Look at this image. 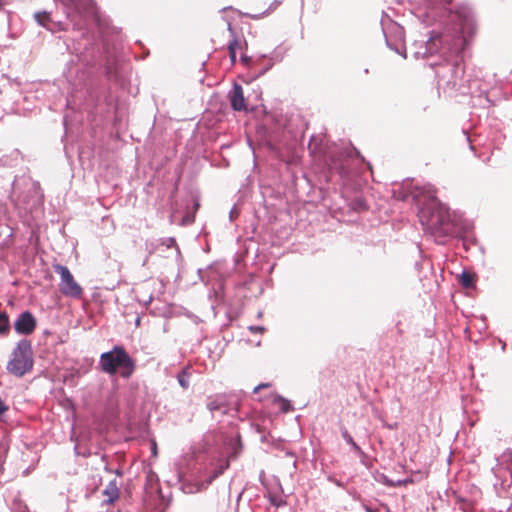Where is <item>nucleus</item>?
<instances>
[{
    "label": "nucleus",
    "mask_w": 512,
    "mask_h": 512,
    "mask_svg": "<svg viewBox=\"0 0 512 512\" xmlns=\"http://www.w3.org/2000/svg\"><path fill=\"white\" fill-rule=\"evenodd\" d=\"M451 0H414L413 15L426 27H433L426 40H415L410 51L415 59L428 62L432 68L442 67L450 72V77L436 71L439 84L457 88L464 74L461 54L468 39L476 30L473 10L463 4L455 10H448Z\"/></svg>",
    "instance_id": "f257e3e1"
},
{
    "label": "nucleus",
    "mask_w": 512,
    "mask_h": 512,
    "mask_svg": "<svg viewBox=\"0 0 512 512\" xmlns=\"http://www.w3.org/2000/svg\"><path fill=\"white\" fill-rule=\"evenodd\" d=\"M418 218L423 230L433 236L436 242L442 243L453 231L449 209L433 196H429L428 201L421 206Z\"/></svg>",
    "instance_id": "f03ea898"
},
{
    "label": "nucleus",
    "mask_w": 512,
    "mask_h": 512,
    "mask_svg": "<svg viewBox=\"0 0 512 512\" xmlns=\"http://www.w3.org/2000/svg\"><path fill=\"white\" fill-rule=\"evenodd\" d=\"M102 371L114 375L118 370L120 375L128 379L135 370V362L122 346H114L111 351L104 352L100 356Z\"/></svg>",
    "instance_id": "7ed1b4c3"
},
{
    "label": "nucleus",
    "mask_w": 512,
    "mask_h": 512,
    "mask_svg": "<svg viewBox=\"0 0 512 512\" xmlns=\"http://www.w3.org/2000/svg\"><path fill=\"white\" fill-rule=\"evenodd\" d=\"M33 367L32 346L27 339L20 340L12 352V358L7 364L9 373L22 377Z\"/></svg>",
    "instance_id": "20e7f679"
},
{
    "label": "nucleus",
    "mask_w": 512,
    "mask_h": 512,
    "mask_svg": "<svg viewBox=\"0 0 512 512\" xmlns=\"http://www.w3.org/2000/svg\"><path fill=\"white\" fill-rule=\"evenodd\" d=\"M53 268L54 271L60 275V292L66 297L80 299L83 295V288L75 280L68 267L61 264H54Z\"/></svg>",
    "instance_id": "39448f33"
},
{
    "label": "nucleus",
    "mask_w": 512,
    "mask_h": 512,
    "mask_svg": "<svg viewBox=\"0 0 512 512\" xmlns=\"http://www.w3.org/2000/svg\"><path fill=\"white\" fill-rule=\"evenodd\" d=\"M382 29L385 36L386 45L397 54H400L406 58L403 27L397 23L390 22L388 28L383 26Z\"/></svg>",
    "instance_id": "423d86ee"
},
{
    "label": "nucleus",
    "mask_w": 512,
    "mask_h": 512,
    "mask_svg": "<svg viewBox=\"0 0 512 512\" xmlns=\"http://www.w3.org/2000/svg\"><path fill=\"white\" fill-rule=\"evenodd\" d=\"M228 467V463L226 462L224 465L216 468L212 474H210L205 481L195 480L190 481L184 479L181 475H179V482L181 483V489L184 493L193 494L205 489L208 485H210L214 479H216L219 475L223 473V471Z\"/></svg>",
    "instance_id": "0eeeda50"
},
{
    "label": "nucleus",
    "mask_w": 512,
    "mask_h": 512,
    "mask_svg": "<svg viewBox=\"0 0 512 512\" xmlns=\"http://www.w3.org/2000/svg\"><path fill=\"white\" fill-rule=\"evenodd\" d=\"M76 58V62L74 59H71L67 63L66 70L64 71L66 79L73 85H77V83H81L85 79L83 68L86 67V60L79 54H76Z\"/></svg>",
    "instance_id": "6e6552de"
},
{
    "label": "nucleus",
    "mask_w": 512,
    "mask_h": 512,
    "mask_svg": "<svg viewBox=\"0 0 512 512\" xmlns=\"http://www.w3.org/2000/svg\"><path fill=\"white\" fill-rule=\"evenodd\" d=\"M37 322L29 311L21 312L14 321V329L19 335H30L34 332Z\"/></svg>",
    "instance_id": "1a4fd4ad"
},
{
    "label": "nucleus",
    "mask_w": 512,
    "mask_h": 512,
    "mask_svg": "<svg viewBox=\"0 0 512 512\" xmlns=\"http://www.w3.org/2000/svg\"><path fill=\"white\" fill-rule=\"evenodd\" d=\"M492 471L498 479L504 478L506 474L512 478V449H506L497 458V464Z\"/></svg>",
    "instance_id": "9d476101"
},
{
    "label": "nucleus",
    "mask_w": 512,
    "mask_h": 512,
    "mask_svg": "<svg viewBox=\"0 0 512 512\" xmlns=\"http://www.w3.org/2000/svg\"><path fill=\"white\" fill-rule=\"evenodd\" d=\"M229 99L233 110L242 111L246 109L243 88L240 84L234 83L229 93Z\"/></svg>",
    "instance_id": "9b49d317"
},
{
    "label": "nucleus",
    "mask_w": 512,
    "mask_h": 512,
    "mask_svg": "<svg viewBox=\"0 0 512 512\" xmlns=\"http://www.w3.org/2000/svg\"><path fill=\"white\" fill-rule=\"evenodd\" d=\"M103 494L107 497L104 501L106 504H112L119 497V488L117 486L116 480L110 481L105 489L103 490Z\"/></svg>",
    "instance_id": "f8f14e48"
},
{
    "label": "nucleus",
    "mask_w": 512,
    "mask_h": 512,
    "mask_svg": "<svg viewBox=\"0 0 512 512\" xmlns=\"http://www.w3.org/2000/svg\"><path fill=\"white\" fill-rule=\"evenodd\" d=\"M394 197L401 201H408L409 198L416 199L418 194L415 192L406 191L404 187L393 191Z\"/></svg>",
    "instance_id": "ddd939ff"
},
{
    "label": "nucleus",
    "mask_w": 512,
    "mask_h": 512,
    "mask_svg": "<svg viewBox=\"0 0 512 512\" xmlns=\"http://www.w3.org/2000/svg\"><path fill=\"white\" fill-rule=\"evenodd\" d=\"M177 381L179 383V385L183 388V389H188L189 388V385H190V381H189V378H190V374L188 372V368H183L181 369L177 376Z\"/></svg>",
    "instance_id": "4468645a"
},
{
    "label": "nucleus",
    "mask_w": 512,
    "mask_h": 512,
    "mask_svg": "<svg viewBox=\"0 0 512 512\" xmlns=\"http://www.w3.org/2000/svg\"><path fill=\"white\" fill-rule=\"evenodd\" d=\"M207 408L212 413H214L216 411H220L221 413L226 412V406H225L224 402L221 400H218V399L210 400L207 403Z\"/></svg>",
    "instance_id": "2eb2a0df"
},
{
    "label": "nucleus",
    "mask_w": 512,
    "mask_h": 512,
    "mask_svg": "<svg viewBox=\"0 0 512 512\" xmlns=\"http://www.w3.org/2000/svg\"><path fill=\"white\" fill-rule=\"evenodd\" d=\"M35 21L42 27H45L50 30L48 27V23L50 21V14L46 11L36 12L34 14Z\"/></svg>",
    "instance_id": "dca6fc26"
},
{
    "label": "nucleus",
    "mask_w": 512,
    "mask_h": 512,
    "mask_svg": "<svg viewBox=\"0 0 512 512\" xmlns=\"http://www.w3.org/2000/svg\"><path fill=\"white\" fill-rule=\"evenodd\" d=\"M460 283L465 288H471L474 284V277L471 273L463 271L460 275Z\"/></svg>",
    "instance_id": "f3484780"
},
{
    "label": "nucleus",
    "mask_w": 512,
    "mask_h": 512,
    "mask_svg": "<svg viewBox=\"0 0 512 512\" xmlns=\"http://www.w3.org/2000/svg\"><path fill=\"white\" fill-rule=\"evenodd\" d=\"M275 401L280 403V409L282 412L287 413V412L293 410V406L288 399H286L282 396H277Z\"/></svg>",
    "instance_id": "a211bd4d"
},
{
    "label": "nucleus",
    "mask_w": 512,
    "mask_h": 512,
    "mask_svg": "<svg viewBox=\"0 0 512 512\" xmlns=\"http://www.w3.org/2000/svg\"><path fill=\"white\" fill-rule=\"evenodd\" d=\"M9 318L6 313H0V335H4L9 331Z\"/></svg>",
    "instance_id": "6ab92c4d"
},
{
    "label": "nucleus",
    "mask_w": 512,
    "mask_h": 512,
    "mask_svg": "<svg viewBox=\"0 0 512 512\" xmlns=\"http://www.w3.org/2000/svg\"><path fill=\"white\" fill-rule=\"evenodd\" d=\"M238 46V41L234 38L228 44L229 56L232 64L236 62V48Z\"/></svg>",
    "instance_id": "aec40b11"
},
{
    "label": "nucleus",
    "mask_w": 512,
    "mask_h": 512,
    "mask_svg": "<svg viewBox=\"0 0 512 512\" xmlns=\"http://www.w3.org/2000/svg\"><path fill=\"white\" fill-rule=\"evenodd\" d=\"M280 4H281V1H279V0H274V1L270 4L269 8H268L266 11H264L263 13L258 14V15H252V16H251V18H253V19H260L262 16L267 15V14H269L271 11L275 10V9H276Z\"/></svg>",
    "instance_id": "412c9836"
},
{
    "label": "nucleus",
    "mask_w": 512,
    "mask_h": 512,
    "mask_svg": "<svg viewBox=\"0 0 512 512\" xmlns=\"http://www.w3.org/2000/svg\"><path fill=\"white\" fill-rule=\"evenodd\" d=\"M341 436L345 440L347 444H350L353 441L352 436L349 434L346 428H341Z\"/></svg>",
    "instance_id": "4be33fe9"
},
{
    "label": "nucleus",
    "mask_w": 512,
    "mask_h": 512,
    "mask_svg": "<svg viewBox=\"0 0 512 512\" xmlns=\"http://www.w3.org/2000/svg\"><path fill=\"white\" fill-rule=\"evenodd\" d=\"M349 445L351 446L353 451L356 452L358 455H363L364 454L362 449L359 447V445L354 440Z\"/></svg>",
    "instance_id": "5701e85b"
},
{
    "label": "nucleus",
    "mask_w": 512,
    "mask_h": 512,
    "mask_svg": "<svg viewBox=\"0 0 512 512\" xmlns=\"http://www.w3.org/2000/svg\"><path fill=\"white\" fill-rule=\"evenodd\" d=\"M349 445L351 446L353 451L356 452L358 455H363L364 454L362 449L359 447V445L354 440Z\"/></svg>",
    "instance_id": "b1692460"
},
{
    "label": "nucleus",
    "mask_w": 512,
    "mask_h": 512,
    "mask_svg": "<svg viewBox=\"0 0 512 512\" xmlns=\"http://www.w3.org/2000/svg\"><path fill=\"white\" fill-rule=\"evenodd\" d=\"M249 330L254 333H263L265 328L263 326H249Z\"/></svg>",
    "instance_id": "393cba45"
},
{
    "label": "nucleus",
    "mask_w": 512,
    "mask_h": 512,
    "mask_svg": "<svg viewBox=\"0 0 512 512\" xmlns=\"http://www.w3.org/2000/svg\"><path fill=\"white\" fill-rule=\"evenodd\" d=\"M238 214H239V211L237 210V208L233 207L229 213L230 220H233Z\"/></svg>",
    "instance_id": "a878e982"
},
{
    "label": "nucleus",
    "mask_w": 512,
    "mask_h": 512,
    "mask_svg": "<svg viewBox=\"0 0 512 512\" xmlns=\"http://www.w3.org/2000/svg\"><path fill=\"white\" fill-rule=\"evenodd\" d=\"M241 61L245 64V65H248L250 66L251 64V58L248 57L247 55H242L241 56Z\"/></svg>",
    "instance_id": "bb28decb"
},
{
    "label": "nucleus",
    "mask_w": 512,
    "mask_h": 512,
    "mask_svg": "<svg viewBox=\"0 0 512 512\" xmlns=\"http://www.w3.org/2000/svg\"><path fill=\"white\" fill-rule=\"evenodd\" d=\"M151 452L154 456L157 455V445H156V442L155 441H152L151 443Z\"/></svg>",
    "instance_id": "cd10ccee"
},
{
    "label": "nucleus",
    "mask_w": 512,
    "mask_h": 512,
    "mask_svg": "<svg viewBox=\"0 0 512 512\" xmlns=\"http://www.w3.org/2000/svg\"><path fill=\"white\" fill-rule=\"evenodd\" d=\"M265 387H268V384H259L258 386H256L253 390L254 393H257L260 389L262 388H265Z\"/></svg>",
    "instance_id": "c85d7f7f"
},
{
    "label": "nucleus",
    "mask_w": 512,
    "mask_h": 512,
    "mask_svg": "<svg viewBox=\"0 0 512 512\" xmlns=\"http://www.w3.org/2000/svg\"><path fill=\"white\" fill-rule=\"evenodd\" d=\"M272 66V64H270L268 67H266L264 70H261L259 72H257V76H261L263 75L268 69H270Z\"/></svg>",
    "instance_id": "c756f323"
},
{
    "label": "nucleus",
    "mask_w": 512,
    "mask_h": 512,
    "mask_svg": "<svg viewBox=\"0 0 512 512\" xmlns=\"http://www.w3.org/2000/svg\"><path fill=\"white\" fill-rule=\"evenodd\" d=\"M357 203H358V205H359L360 207H363V208H365V207H366V206H365V204H364V202H363L362 200H358V201H357Z\"/></svg>",
    "instance_id": "7c9ffc66"
},
{
    "label": "nucleus",
    "mask_w": 512,
    "mask_h": 512,
    "mask_svg": "<svg viewBox=\"0 0 512 512\" xmlns=\"http://www.w3.org/2000/svg\"><path fill=\"white\" fill-rule=\"evenodd\" d=\"M174 242H175V240L173 238H171L170 241H168L167 247H170V244L174 243Z\"/></svg>",
    "instance_id": "2f4dec72"
},
{
    "label": "nucleus",
    "mask_w": 512,
    "mask_h": 512,
    "mask_svg": "<svg viewBox=\"0 0 512 512\" xmlns=\"http://www.w3.org/2000/svg\"><path fill=\"white\" fill-rule=\"evenodd\" d=\"M174 242H175V240L173 238H171L170 241H168L167 247H170V244L174 243Z\"/></svg>",
    "instance_id": "473e14b6"
},
{
    "label": "nucleus",
    "mask_w": 512,
    "mask_h": 512,
    "mask_svg": "<svg viewBox=\"0 0 512 512\" xmlns=\"http://www.w3.org/2000/svg\"><path fill=\"white\" fill-rule=\"evenodd\" d=\"M174 242H175V240L173 238H171L170 241H168L167 247H170V244L174 243Z\"/></svg>",
    "instance_id": "72a5a7b5"
},
{
    "label": "nucleus",
    "mask_w": 512,
    "mask_h": 512,
    "mask_svg": "<svg viewBox=\"0 0 512 512\" xmlns=\"http://www.w3.org/2000/svg\"><path fill=\"white\" fill-rule=\"evenodd\" d=\"M228 30H229L231 33H233V29H232V26H231V24H230V23L228 24Z\"/></svg>",
    "instance_id": "f704fd0d"
},
{
    "label": "nucleus",
    "mask_w": 512,
    "mask_h": 512,
    "mask_svg": "<svg viewBox=\"0 0 512 512\" xmlns=\"http://www.w3.org/2000/svg\"><path fill=\"white\" fill-rule=\"evenodd\" d=\"M257 317H258V318H261V317H262V312H261V311H259V312H258Z\"/></svg>",
    "instance_id": "c9c22d12"
},
{
    "label": "nucleus",
    "mask_w": 512,
    "mask_h": 512,
    "mask_svg": "<svg viewBox=\"0 0 512 512\" xmlns=\"http://www.w3.org/2000/svg\"><path fill=\"white\" fill-rule=\"evenodd\" d=\"M4 3L3 0H0V9L3 7Z\"/></svg>",
    "instance_id": "e433bc0d"
},
{
    "label": "nucleus",
    "mask_w": 512,
    "mask_h": 512,
    "mask_svg": "<svg viewBox=\"0 0 512 512\" xmlns=\"http://www.w3.org/2000/svg\"><path fill=\"white\" fill-rule=\"evenodd\" d=\"M140 324V318H137L136 325L138 326Z\"/></svg>",
    "instance_id": "4c0bfd02"
},
{
    "label": "nucleus",
    "mask_w": 512,
    "mask_h": 512,
    "mask_svg": "<svg viewBox=\"0 0 512 512\" xmlns=\"http://www.w3.org/2000/svg\"><path fill=\"white\" fill-rule=\"evenodd\" d=\"M505 347H506V344H505V343H503V344L501 345L502 350H504V349H505Z\"/></svg>",
    "instance_id": "58836bf2"
},
{
    "label": "nucleus",
    "mask_w": 512,
    "mask_h": 512,
    "mask_svg": "<svg viewBox=\"0 0 512 512\" xmlns=\"http://www.w3.org/2000/svg\"><path fill=\"white\" fill-rule=\"evenodd\" d=\"M151 300H152V297L150 296V297H149V300L147 301V303H150V302H151Z\"/></svg>",
    "instance_id": "ea45409f"
},
{
    "label": "nucleus",
    "mask_w": 512,
    "mask_h": 512,
    "mask_svg": "<svg viewBox=\"0 0 512 512\" xmlns=\"http://www.w3.org/2000/svg\"><path fill=\"white\" fill-rule=\"evenodd\" d=\"M78 446H75V452L78 454Z\"/></svg>",
    "instance_id": "a19ab883"
}]
</instances>
